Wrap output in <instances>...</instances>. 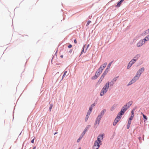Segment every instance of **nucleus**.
Instances as JSON below:
<instances>
[{"mask_svg": "<svg viewBox=\"0 0 149 149\" xmlns=\"http://www.w3.org/2000/svg\"><path fill=\"white\" fill-rule=\"evenodd\" d=\"M57 133H58V132H55V133H54V135H55V134H57Z\"/></svg>", "mask_w": 149, "mask_h": 149, "instance_id": "680f3d73", "label": "nucleus"}, {"mask_svg": "<svg viewBox=\"0 0 149 149\" xmlns=\"http://www.w3.org/2000/svg\"><path fill=\"white\" fill-rule=\"evenodd\" d=\"M97 100L96 99L94 102V103H93V104H95H95H97Z\"/></svg>", "mask_w": 149, "mask_h": 149, "instance_id": "09e8293b", "label": "nucleus"}, {"mask_svg": "<svg viewBox=\"0 0 149 149\" xmlns=\"http://www.w3.org/2000/svg\"><path fill=\"white\" fill-rule=\"evenodd\" d=\"M109 83L110 82L109 81L107 82L102 89L104 90L107 91L109 87Z\"/></svg>", "mask_w": 149, "mask_h": 149, "instance_id": "39448f33", "label": "nucleus"}, {"mask_svg": "<svg viewBox=\"0 0 149 149\" xmlns=\"http://www.w3.org/2000/svg\"><path fill=\"white\" fill-rule=\"evenodd\" d=\"M120 118H117V117H116L115 119H116V121L118 122L120 121Z\"/></svg>", "mask_w": 149, "mask_h": 149, "instance_id": "c03bdc74", "label": "nucleus"}, {"mask_svg": "<svg viewBox=\"0 0 149 149\" xmlns=\"http://www.w3.org/2000/svg\"><path fill=\"white\" fill-rule=\"evenodd\" d=\"M136 109V107H135L132 110H133L134 111Z\"/></svg>", "mask_w": 149, "mask_h": 149, "instance_id": "4d7b16f0", "label": "nucleus"}, {"mask_svg": "<svg viewBox=\"0 0 149 149\" xmlns=\"http://www.w3.org/2000/svg\"><path fill=\"white\" fill-rule=\"evenodd\" d=\"M107 63L106 62L104 63V64H102V65L103 66L104 68H105V67L107 65Z\"/></svg>", "mask_w": 149, "mask_h": 149, "instance_id": "473e14b6", "label": "nucleus"}, {"mask_svg": "<svg viewBox=\"0 0 149 149\" xmlns=\"http://www.w3.org/2000/svg\"><path fill=\"white\" fill-rule=\"evenodd\" d=\"M74 43L76 44L77 43V41L76 39H75L74 40Z\"/></svg>", "mask_w": 149, "mask_h": 149, "instance_id": "3c124183", "label": "nucleus"}, {"mask_svg": "<svg viewBox=\"0 0 149 149\" xmlns=\"http://www.w3.org/2000/svg\"><path fill=\"white\" fill-rule=\"evenodd\" d=\"M143 40L145 41H147L149 40V34L146 36L144 39Z\"/></svg>", "mask_w": 149, "mask_h": 149, "instance_id": "a211bd4d", "label": "nucleus"}, {"mask_svg": "<svg viewBox=\"0 0 149 149\" xmlns=\"http://www.w3.org/2000/svg\"><path fill=\"white\" fill-rule=\"evenodd\" d=\"M21 132L19 134V135H20V134H21Z\"/></svg>", "mask_w": 149, "mask_h": 149, "instance_id": "0e129e2a", "label": "nucleus"}, {"mask_svg": "<svg viewBox=\"0 0 149 149\" xmlns=\"http://www.w3.org/2000/svg\"><path fill=\"white\" fill-rule=\"evenodd\" d=\"M132 61L134 62H135L136 61V60L135 59H134V58L133 59H132L131 60Z\"/></svg>", "mask_w": 149, "mask_h": 149, "instance_id": "de8ad7c7", "label": "nucleus"}, {"mask_svg": "<svg viewBox=\"0 0 149 149\" xmlns=\"http://www.w3.org/2000/svg\"><path fill=\"white\" fill-rule=\"evenodd\" d=\"M134 111L133 110H132L131 111V116H134Z\"/></svg>", "mask_w": 149, "mask_h": 149, "instance_id": "58836bf2", "label": "nucleus"}, {"mask_svg": "<svg viewBox=\"0 0 149 149\" xmlns=\"http://www.w3.org/2000/svg\"><path fill=\"white\" fill-rule=\"evenodd\" d=\"M123 114L120 111L117 114L116 117L117 118H121L122 117V115Z\"/></svg>", "mask_w": 149, "mask_h": 149, "instance_id": "ddd939ff", "label": "nucleus"}, {"mask_svg": "<svg viewBox=\"0 0 149 149\" xmlns=\"http://www.w3.org/2000/svg\"><path fill=\"white\" fill-rule=\"evenodd\" d=\"M149 33V31L148 29H147L141 35L144 36L147 34H148Z\"/></svg>", "mask_w": 149, "mask_h": 149, "instance_id": "2eb2a0df", "label": "nucleus"}, {"mask_svg": "<svg viewBox=\"0 0 149 149\" xmlns=\"http://www.w3.org/2000/svg\"><path fill=\"white\" fill-rule=\"evenodd\" d=\"M127 109L128 108H127V105H125L122 108L120 112L124 114Z\"/></svg>", "mask_w": 149, "mask_h": 149, "instance_id": "423d86ee", "label": "nucleus"}, {"mask_svg": "<svg viewBox=\"0 0 149 149\" xmlns=\"http://www.w3.org/2000/svg\"><path fill=\"white\" fill-rule=\"evenodd\" d=\"M97 73L99 74V75H100V74L102 73V71L101 70H100V69L98 68V69L97 71Z\"/></svg>", "mask_w": 149, "mask_h": 149, "instance_id": "b1692460", "label": "nucleus"}, {"mask_svg": "<svg viewBox=\"0 0 149 149\" xmlns=\"http://www.w3.org/2000/svg\"><path fill=\"white\" fill-rule=\"evenodd\" d=\"M91 22V21H90V20L88 21L87 22V24H86V26H88V25H89V24H90Z\"/></svg>", "mask_w": 149, "mask_h": 149, "instance_id": "ea45409f", "label": "nucleus"}, {"mask_svg": "<svg viewBox=\"0 0 149 149\" xmlns=\"http://www.w3.org/2000/svg\"><path fill=\"white\" fill-rule=\"evenodd\" d=\"M113 62V61H111V62H110L109 63V64H108V65L107 66V67L106 69H105L106 70H107V71H108V72L109 69L110 68V67L111 66V65L112 63Z\"/></svg>", "mask_w": 149, "mask_h": 149, "instance_id": "dca6fc26", "label": "nucleus"}, {"mask_svg": "<svg viewBox=\"0 0 149 149\" xmlns=\"http://www.w3.org/2000/svg\"><path fill=\"white\" fill-rule=\"evenodd\" d=\"M57 51H58V50L57 49L56 52V53L54 54V55H56V56H57L56 53H57Z\"/></svg>", "mask_w": 149, "mask_h": 149, "instance_id": "5fc2aeb1", "label": "nucleus"}, {"mask_svg": "<svg viewBox=\"0 0 149 149\" xmlns=\"http://www.w3.org/2000/svg\"><path fill=\"white\" fill-rule=\"evenodd\" d=\"M14 113V111H13V113Z\"/></svg>", "mask_w": 149, "mask_h": 149, "instance_id": "69168bd1", "label": "nucleus"}, {"mask_svg": "<svg viewBox=\"0 0 149 149\" xmlns=\"http://www.w3.org/2000/svg\"><path fill=\"white\" fill-rule=\"evenodd\" d=\"M97 127H95L96 128H97Z\"/></svg>", "mask_w": 149, "mask_h": 149, "instance_id": "774afa93", "label": "nucleus"}, {"mask_svg": "<svg viewBox=\"0 0 149 149\" xmlns=\"http://www.w3.org/2000/svg\"><path fill=\"white\" fill-rule=\"evenodd\" d=\"M95 104H92L90 106L89 108V110L88 111V114H89V113H91L93 109V108Z\"/></svg>", "mask_w": 149, "mask_h": 149, "instance_id": "6e6552de", "label": "nucleus"}, {"mask_svg": "<svg viewBox=\"0 0 149 149\" xmlns=\"http://www.w3.org/2000/svg\"><path fill=\"white\" fill-rule=\"evenodd\" d=\"M54 56H53V57H52V60H51V63L52 62V60L54 58Z\"/></svg>", "mask_w": 149, "mask_h": 149, "instance_id": "13d9d810", "label": "nucleus"}, {"mask_svg": "<svg viewBox=\"0 0 149 149\" xmlns=\"http://www.w3.org/2000/svg\"><path fill=\"white\" fill-rule=\"evenodd\" d=\"M143 120L144 121H146L148 119L147 117L145 115L143 114Z\"/></svg>", "mask_w": 149, "mask_h": 149, "instance_id": "5701e85b", "label": "nucleus"}, {"mask_svg": "<svg viewBox=\"0 0 149 149\" xmlns=\"http://www.w3.org/2000/svg\"><path fill=\"white\" fill-rule=\"evenodd\" d=\"M134 117V116L131 115L130 117L129 118L128 122L131 123L132 120L133 119Z\"/></svg>", "mask_w": 149, "mask_h": 149, "instance_id": "412c9836", "label": "nucleus"}, {"mask_svg": "<svg viewBox=\"0 0 149 149\" xmlns=\"http://www.w3.org/2000/svg\"><path fill=\"white\" fill-rule=\"evenodd\" d=\"M107 92V91H106L102 89L100 92V95L101 96H103Z\"/></svg>", "mask_w": 149, "mask_h": 149, "instance_id": "9d476101", "label": "nucleus"}, {"mask_svg": "<svg viewBox=\"0 0 149 149\" xmlns=\"http://www.w3.org/2000/svg\"><path fill=\"white\" fill-rule=\"evenodd\" d=\"M104 68L101 65L100 66V68L99 69H100V70H101L102 71L103 70Z\"/></svg>", "mask_w": 149, "mask_h": 149, "instance_id": "2f4dec72", "label": "nucleus"}, {"mask_svg": "<svg viewBox=\"0 0 149 149\" xmlns=\"http://www.w3.org/2000/svg\"><path fill=\"white\" fill-rule=\"evenodd\" d=\"M91 127L90 125H88L82 133L81 134V136H80L79 139H77V143L79 142L81 140V139H82L83 137L84 136L85 134V133L86 132V131H87V130H88L89 128Z\"/></svg>", "mask_w": 149, "mask_h": 149, "instance_id": "f257e3e1", "label": "nucleus"}, {"mask_svg": "<svg viewBox=\"0 0 149 149\" xmlns=\"http://www.w3.org/2000/svg\"><path fill=\"white\" fill-rule=\"evenodd\" d=\"M131 124V123L129 122H128L127 125V129H129L130 128V124Z\"/></svg>", "mask_w": 149, "mask_h": 149, "instance_id": "a878e982", "label": "nucleus"}, {"mask_svg": "<svg viewBox=\"0 0 149 149\" xmlns=\"http://www.w3.org/2000/svg\"><path fill=\"white\" fill-rule=\"evenodd\" d=\"M115 109V107L113 106L112 107L111 109V111H113Z\"/></svg>", "mask_w": 149, "mask_h": 149, "instance_id": "79ce46f5", "label": "nucleus"}, {"mask_svg": "<svg viewBox=\"0 0 149 149\" xmlns=\"http://www.w3.org/2000/svg\"><path fill=\"white\" fill-rule=\"evenodd\" d=\"M142 46V45H141V43L140 41H139V42H138L137 44V46L138 47H140Z\"/></svg>", "mask_w": 149, "mask_h": 149, "instance_id": "4be33fe9", "label": "nucleus"}, {"mask_svg": "<svg viewBox=\"0 0 149 149\" xmlns=\"http://www.w3.org/2000/svg\"><path fill=\"white\" fill-rule=\"evenodd\" d=\"M99 76V74H98L97 73V72L96 71L95 74V75L94 76H93L91 77V79L92 80H95L97 79V78Z\"/></svg>", "mask_w": 149, "mask_h": 149, "instance_id": "0eeeda50", "label": "nucleus"}, {"mask_svg": "<svg viewBox=\"0 0 149 149\" xmlns=\"http://www.w3.org/2000/svg\"><path fill=\"white\" fill-rule=\"evenodd\" d=\"M145 68L144 67H142L140 69L138 72L139 73V77H140L141 73L144 71Z\"/></svg>", "mask_w": 149, "mask_h": 149, "instance_id": "1a4fd4ad", "label": "nucleus"}, {"mask_svg": "<svg viewBox=\"0 0 149 149\" xmlns=\"http://www.w3.org/2000/svg\"><path fill=\"white\" fill-rule=\"evenodd\" d=\"M102 116L100 115V114L98 115V116H97V117L98 118H100V119H101V118H102Z\"/></svg>", "mask_w": 149, "mask_h": 149, "instance_id": "4c0bfd02", "label": "nucleus"}, {"mask_svg": "<svg viewBox=\"0 0 149 149\" xmlns=\"http://www.w3.org/2000/svg\"><path fill=\"white\" fill-rule=\"evenodd\" d=\"M118 77H119L118 76H117L114 78H116V80L118 78Z\"/></svg>", "mask_w": 149, "mask_h": 149, "instance_id": "864d4df0", "label": "nucleus"}, {"mask_svg": "<svg viewBox=\"0 0 149 149\" xmlns=\"http://www.w3.org/2000/svg\"><path fill=\"white\" fill-rule=\"evenodd\" d=\"M60 57H61V58H63V55H61V56H60Z\"/></svg>", "mask_w": 149, "mask_h": 149, "instance_id": "052dcab7", "label": "nucleus"}, {"mask_svg": "<svg viewBox=\"0 0 149 149\" xmlns=\"http://www.w3.org/2000/svg\"><path fill=\"white\" fill-rule=\"evenodd\" d=\"M100 119L98 118L97 117L96 118V120L97 121H98V124H99L100 123Z\"/></svg>", "mask_w": 149, "mask_h": 149, "instance_id": "72a5a7b5", "label": "nucleus"}, {"mask_svg": "<svg viewBox=\"0 0 149 149\" xmlns=\"http://www.w3.org/2000/svg\"><path fill=\"white\" fill-rule=\"evenodd\" d=\"M135 82V80H134V79H132L131 80L129 83L127 85V86H129L132 84H133Z\"/></svg>", "mask_w": 149, "mask_h": 149, "instance_id": "4468645a", "label": "nucleus"}, {"mask_svg": "<svg viewBox=\"0 0 149 149\" xmlns=\"http://www.w3.org/2000/svg\"><path fill=\"white\" fill-rule=\"evenodd\" d=\"M102 116L100 115V114L98 115V116H97V117L98 118H100V119H101V118H102Z\"/></svg>", "mask_w": 149, "mask_h": 149, "instance_id": "e433bc0d", "label": "nucleus"}, {"mask_svg": "<svg viewBox=\"0 0 149 149\" xmlns=\"http://www.w3.org/2000/svg\"><path fill=\"white\" fill-rule=\"evenodd\" d=\"M97 122H98L96 120H95V123H94V125H96L97 124Z\"/></svg>", "mask_w": 149, "mask_h": 149, "instance_id": "603ef678", "label": "nucleus"}, {"mask_svg": "<svg viewBox=\"0 0 149 149\" xmlns=\"http://www.w3.org/2000/svg\"><path fill=\"white\" fill-rule=\"evenodd\" d=\"M72 45L70 44L69 45H68V47L69 48H71V47H72Z\"/></svg>", "mask_w": 149, "mask_h": 149, "instance_id": "49530a36", "label": "nucleus"}, {"mask_svg": "<svg viewBox=\"0 0 149 149\" xmlns=\"http://www.w3.org/2000/svg\"><path fill=\"white\" fill-rule=\"evenodd\" d=\"M91 113H89V114H88V112H87V114L86 116V118L85 119V122H86L87 121V120L88 119V118H89V116L90 114Z\"/></svg>", "mask_w": 149, "mask_h": 149, "instance_id": "aec40b11", "label": "nucleus"}, {"mask_svg": "<svg viewBox=\"0 0 149 149\" xmlns=\"http://www.w3.org/2000/svg\"><path fill=\"white\" fill-rule=\"evenodd\" d=\"M132 104V101H130L127 104H126L125 105H127V108H128V109L131 106Z\"/></svg>", "mask_w": 149, "mask_h": 149, "instance_id": "9b49d317", "label": "nucleus"}, {"mask_svg": "<svg viewBox=\"0 0 149 149\" xmlns=\"http://www.w3.org/2000/svg\"><path fill=\"white\" fill-rule=\"evenodd\" d=\"M116 81V78H114L113 79L111 80L109 84H110V86H113V84Z\"/></svg>", "mask_w": 149, "mask_h": 149, "instance_id": "f8f14e48", "label": "nucleus"}, {"mask_svg": "<svg viewBox=\"0 0 149 149\" xmlns=\"http://www.w3.org/2000/svg\"><path fill=\"white\" fill-rule=\"evenodd\" d=\"M139 78V77H137V76H135L132 79H134L135 80V81H136Z\"/></svg>", "mask_w": 149, "mask_h": 149, "instance_id": "c756f323", "label": "nucleus"}, {"mask_svg": "<svg viewBox=\"0 0 149 149\" xmlns=\"http://www.w3.org/2000/svg\"><path fill=\"white\" fill-rule=\"evenodd\" d=\"M139 139V140L140 141V143H141V139H142V138L141 137H139L138 138Z\"/></svg>", "mask_w": 149, "mask_h": 149, "instance_id": "a19ab883", "label": "nucleus"}, {"mask_svg": "<svg viewBox=\"0 0 149 149\" xmlns=\"http://www.w3.org/2000/svg\"><path fill=\"white\" fill-rule=\"evenodd\" d=\"M101 144L100 142L95 141L94 145L93 147V149H98Z\"/></svg>", "mask_w": 149, "mask_h": 149, "instance_id": "7ed1b4c3", "label": "nucleus"}, {"mask_svg": "<svg viewBox=\"0 0 149 149\" xmlns=\"http://www.w3.org/2000/svg\"><path fill=\"white\" fill-rule=\"evenodd\" d=\"M85 45H84L82 48V50H81V54H82V53L84 52V47H85Z\"/></svg>", "mask_w": 149, "mask_h": 149, "instance_id": "cd10ccee", "label": "nucleus"}, {"mask_svg": "<svg viewBox=\"0 0 149 149\" xmlns=\"http://www.w3.org/2000/svg\"><path fill=\"white\" fill-rule=\"evenodd\" d=\"M36 147L35 146L33 148V149H36Z\"/></svg>", "mask_w": 149, "mask_h": 149, "instance_id": "bf43d9fd", "label": "nucleus"}, {"mask_svg": "<svg viewBox=\"0 0 149 149\" xmlns=\"http://www.w3.org/2000/svg\"><path fill=\"white\" fill-rule=\"evenodd\" d=\"M108 71H107V70H105L104 71V72L102 74V75L101 77L99 79V80L98 81V83L99 84H100L102 81L104 77V76L105 75L107 74V73H108Z\"/></svg>", "mask_w": 149, "mask_h": 149, "instance_id": "f03ea898", "label": "nucleus"}, {"mask_svg": "<svg viewBox=\"0 0 149 149\" xmlns=\"http://www.w3.org/2000/svg\"><path fill=\"white\" fill-rule=\"evenodd\" d=\"M106 109H103L101 111V112H100V114L102 116H103V115H104L105 112H106Z\"/></svg>", "mask_w": 149, "mask_h": 149, "instance_id": "6ab92c4d", "label": "nucleus"}, {"mask_svg": "<svg viewBox=\"0 0 149 149\" xmlns=\"http://www.w3.org/2000/svg\"><path fill=\"white\" fill-rule=\"evenodd\" d=\"M132 65H131V64H129V63L127 65V69H129L132 66Z\"/></svg>", "mask_w": 149, "mask_h": 149, "instance_id": "7c9ffc66", "label": "nucleus"}, {"mask_svg": "<svg viewBox=\"0 0 149 149\" xmlns=\"http://www.w3.org/2000/svg\"><path fill=\"white\" fill-rule=\"evenodd\" d=\"M112 6L113 7H114V6Z\"/></svg>", "mask_w": 149, "mask_h": 149, "instance_id": "338daca9", "label": "nucleus"}, {"mask_svg": "<svg viewBox=\"0 0 149 149\" xmlns=\"http://www.w3.org/2000/svg\"><path fill=\"white\" fill-rule=\"evenodd\" d=\"M104 135V134H100L99 135V136H98L97 137V140H96L95 141H98V142H100L101 143V141L100 140V138H101L102 139H103V136Z\"/></svg>", "mask_w": 149, "mask_h": 149, "instance_id": "20e7f679", "label": "nucleus"}, {"mask_svg": "<svg viewBox=\"0 0 149 149\" xmlns=\"http://www.w3.org/2000/svg\"><path fill=\"white\" fill-rule=\"evenodd\" d=\"M72 49H70L69 52V53H71L72 52Z\"/></svg>", "mask_w": 149, "mask_h": 149, "instance_id": "6e6d98bb", "label": "nucleus"}, {"mask_svg": "<svg viewBox=\"0 0 149 149\" xmlns=\"http://www.w3.org/2000/svg\"><path fill=\"white\" fill-rule=\"evenodd\" d=\"M78 149H81V147H79Z\"/></svg>", "mask_w": 149, "mask_h": 149, "instance_id": "e2e57ef3", "label": "nucleus"}, {"mask_svg": "<svg viewBox=\"0 0 149 149\" xmlns=\"http://www.w3.org/2000/svg\"><path fill=\"white\" fill-rule=\"evenodd\" d=\"M139 73L137 71L136 74V76H137V77H139H139H139Z\"/></svg>", "mask_w": 149, "mask_h": 149, "instance_id": "a18cd8bd", "label": "nucleus"}, {"mask_svg": "<svg viewBox=\"0 0 149 149\" xmlns=\"http://www.w3.org/2000/svg\"><path fill=\"white\" fill-rule=\"evenodd\" d=\"M67 72L66 71H65L64 72V73L62 76V79L61 80L63 79L65 75H66V73H67Z\"/></svg>", "mask_w": 149, "mask_h": 149, "instance_id": "bb28decb", "label": "nucleus"}, {"mask_svg": "<svg viewBox=\"0 0 149 149\" xmlns=\"http://www.w3.org/2000/svg\"><path fill=\"white\" fill-rule=\"evenodd\" d=\"M129 64H131V65H132L135 63V62H134L131 60V61L129 62Z\"/></svg>", "mask_w": 149, "mask_h": 149, "instance_id": "c9c22d12", "label": "nucleus"}, {"mask_svg": "<svg viewBox=\"0 0 149 149\" xmlns=\"http://www.w3.org/2000/svg\"><path fill=\"white\" fill-rule=\"evenodd\" d=\"M140 41L141 42V45H142L144 44L146 42V41H145L144 40H143V39L142 40H140Z\"/></svg>", "mask_w": 149, "mask_h": 149, "instance_id": "393cba45", "label": "nucleus"}, {"mask_svg": "<svg viewBox=\"0 0 149 149\" xmlns=\"http://www.w3.org/2000/svg\"><path fill=\"white\" fill-rule=\"evenodd\" d=\"M89 47V44H88L87 45V47H86V50L88 48V47Z\"/></svg>", "mask_w": 149, "mask_h": 149, "instance_id": "8fccbe9b", "label": "nucleus"}, {"mask_svg": "<svg viewBox=\"0 0 149 149\" xmlns=\"http://www.w3.org/2000/svg\"><path fill=\"white\" fill-rule=\"evenodd\" d=\"M140 54H136L134 57V58L136 60H137L138 58L140 57Z\"/></svg>", "mask_w": 149, "mask_h": 149, "instance_id": "f3484780", "label": "nucleus"}, {"mask_svg": "<svg viewBox=\"0 0 149 149\" xmlns=\"http://www.w3.org/2000/svg\"><path fill=\"white\" fill-rule=\"evenodd\" d=\"M35 137H34V138H33L31 140V143H34V140L35 139Z\"/></svg>", "mask_w": 149, "mask_h": 149, "instance_id": "37998d69", "label": "nucleus"}, {"mask_svg": "<svg viewBox=\"0 0 149 149\" xmlns=\"http://www.w3.org/2000/svg\"><path fill=\"white\" fill-rule=\"evenodd\" d=\"M52 106H53V104H51L50 105L49 107V110L50 111H51V110L52 108Z\"/></svg>", "mask_w": 149, "mask_h": 149, "instance_id": "f704fd0d", "label": "nucleus"}, {"mask_svg": "<svg viewBox=\"0 0 149 149\" xmlns=\"http://www.w3.org/2000/svg\"><path fill=\"white\" fill-rule=\"evenodd\" d=\"M118 122L116 121V119H115L114 120L113 123V126H115L116 124Z\"/></svg>", "mask_w": 149, "mask_h": 149, "instance_id": "c85d7f7f", "label": "nucleus"}]
</instances>
